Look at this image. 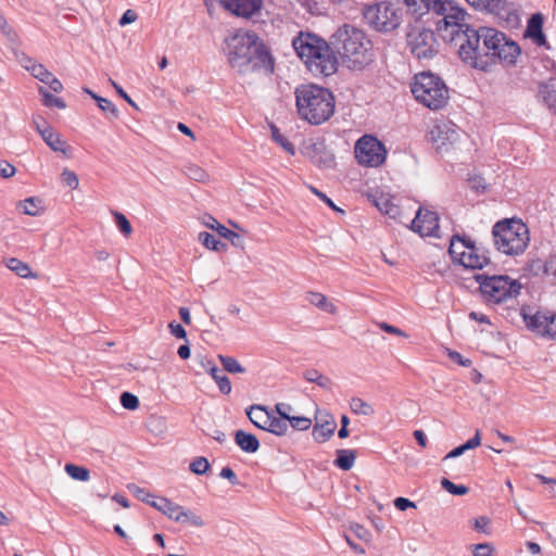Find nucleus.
I'll return each mask as SVG.
<instances>
[{
	"instance_id": "680f3d73",
	"label": "nucleus",
	"mask_w": 556,
	"mask_h": 556,
	"mask_svg": "<svg viewBox=\"0 0 556 556\" xmlns=\"http://www.w3.org/2000/svg\"><path fill=\"white\" fill-rule=\"evenodd\" d=\"M170 333L178 338V339H186L187 338V331L186 329L178 323L172 321L168 325Z\"/></svg>"
},
{
	"instance_id": "0e129e2a",
	"label": "nucleus",
	"mask_w": 556,
	"mask_h": 556,
	"mask_svg": "<svg viewBox=\"0 0 556 556\" xmlns=\"http://www.w3.org/2000/svg\"><path fill=\"white\" fill-rule=\"evenodd\" d=\"M311 190L314 194H316L323 202H325L329 207H331L332 210L334 211H338V212H341L343 213V211L341 208H339L334 203L333 201L327 197V194H325L324 192L319 191L317 188L315 187H311Z\"/></svg>"
},
{
	"instance_id": "09e8293b",
	"label": "nucleus",
	"mask_w": 556,
	"mask_h": 556,
	"mask_svg": "<svg viewBox=\"0 0 556 556\" xmlns=\"http://www.w3.org/2000/svg\"><path fill=\"white\" fill-rule=\"evenodd\" d=\"M96 102L101 111L110 114L113 118L118 117V110L112 101L100 96V98H96Z\"/></svg>"
},
{
	"instance_id": "49530a36",
	"label": "nucleus",
	"mask_w": 556,
	"mask_h": 556,
	"mask_svg": "<svg viewBox=\"0 0 556 556\" xmlns=\"http://www.w3.org/2000/svg\"><path fill=\"white\" fill-rule=\"evenodd\" d=\"M441 485L442 488L447 491L448 493L453 494V495H465L469 492V489L464 485V484H455L454 482H452L451 480H448L447 478H443L441 480Z\"/></svg>"
},
{
	"instance_id": "7ed1b4c3",
	"label": "nucleus",
	"mask_w": 556,
	"mask_h": 556,
	"mask_svg": "<svg viewBox=\"0 0 556 556\" xmlns=\"http://www.w3.org/2000/svg\"><path fill=\"white\" fill-rule=\"evenodd\" d=\"M330 40L348 68L361 71L374 62L372 42L363 29L345 23L336 29Z\"/></svg>"
},
{
	"instance_id": "2eb2a0df",
	"label": "nucleus",
	"mask_w": 556,
	"mask_h": 556,
	"mask_svg": "<svg viewBox=\"0 0 556 556\" xmlns=\"http://www.w3.org/2000/svg\"><path fill=\"white\" fill-rule=\"evenodd\" d=\"M410 229L421 237L440 238L439 215L438 213L419 207L415 218L412 222Z\"/></svg>"
},
{
	"instance_id": "052dcab7",
	"label": "nucleus",
	"mask_w": 556,
	"mask_h": 556,
	"mask_svg": "<svg viewBox=\"0 0 556 556\" xmlns=\"http://www.w3.org/2000/svg\"><path fill=\"white\" fill-rule=\"evenodd\" d=\"M490 523V519L485 516H480L473 519V528L478 532H482L489 534L488 526Z\"/></svg>"
},
{
	"instance_id": "4468645a",
	"label": "nucleus",
	"mask_w": 556,
	"mask_h": 556,
	"mask_svg": "<svg viewBox=\"0 0 556 556\" xmlns=\"http://www.w3.org/2000/svg\"><path fill=\"white\" fill-rule=\"evenodd\" d=\"M135 494L138 500L154 507L172 520H179L180 515H182V506L169 501L166 497H156L144 489L138 486L136 488Z\"/></svg>"
},
{
	"instance_id": "423d86ee",
	"label": "nucleus",
	"mask_w": 556,
	"mask_h": 556,
	"mask_svg": "<svg viewBox=\"0 0 556 556\" xmlns=\"http://www.w3.org/2000/svg\"><path fill=\"white\" fill-rule=\"evenodd\" d=\"M410 89L415 99L432 111L444 108L450 99L445 81L431 72L416 74Z\"/></svg>"
},
{
	"instance_id": "3c124183",
	"label": "nucleus",
	"mask_w": 556,
	"mask_h": 556,
	"mask_svg": "<svg viewBox=\"0 0 556 556\" xmlns=\"http://www.w3.org/2000/svg\"><path fill=\"white\" fill-rule=\"evenodd\" d=\"M114 219L117 228L124 236H129L132 232V227L129 223V220L126 218V216L123 213L115 212L114 213Z\"/></svg>"
},
{
	"instance_id": "79ce46f5",
	"label": "nucleus",
	"mask_w": 556,
	"mask_h": 556,
	"mask_svg": "<svg viewBox=\"0 0 556 556\" xmlns=\"http://www.w3.org/2000/svg\"><path fill=\"white\" fill-rule=\"evenodd\" d=\"M350 408L356 415L370 416L375 413L372 406L361 397H353L350 402Z\"/></svg>"
},
{
	"instance_id": "c85d7f7f",
	"label": "nucleus",
	"mask_w": 556,
	"mask_h": 556,
	"mask_svg": "<svg viewBox=\"0 0 556 556\" xmlns=\"http://www.w3.org/2000/svg\"><path fill=\"white\" fill-rule=\"evenodd\" d=\"M208 222L205 223V225L211 228V229H214L217 231V233L229 240L231 242L232 245L235 247H241L242 242H243V239L241 238V236L237 232H235L233 230H230L229 228H227L226 226L222 225L217 219H215L213 216H208Z\"/></svg>"
},
{
	"instance_id": "72a5a7b5",
	"label": "nucleus",
	"mask_w": 556,
	"mask_h": 556,
	"mask_svg": "<svg viewBox=\"0 0 556 556\" xmlns=\"http://www.w3.org/2000/svg\"><path fill=\"white\" fill-rule=\"evenodd\" d=\"M337 457L333 462L334 466L348 471L355 463L356 452L354 450H337Z\"/></svg>"
},
{
	"instance_id": "4be33fe9",
	"label": "nucleus",
	"mask_w": 556,
	"mask_h": 556,
	"mask_svg": "<svg viewBox=\"0 0 556 556\" xmlns=\"http://www.w3.org/2000/svg\"><path fill=\"white\" fill-rule=\"evenodd\" d=\"M306 155L318 167L331 168L334 165V155L324 142H316L306 147Z\"/></svg>"
},
{
	"instance_id": "aec40b11",
	"label": "nucleus",
	"mask_w": 556,
	"mask_h": 556,
	"mask_svg": "<svg viewBox=\"0 0 556 556\" xmlns=\"http://www.w3.org/2000/svg\"><path fill=\"white\" fill-rule=\"evenodd\" d=\"M282 408L292 409V406L287 403H278L275 406L276 413L278 416H275L270 413V416L267 421V426L265 431L273 433L278 437L286 435L289 429V414L287 412H281Z\"/></svg>"
},
{
	"instance_id": "13d9d810",
	"label": "nucleus",
	"mask_w": 556,
	"mask_h": 556,
	"mask_svg": "<svg viewBox=\"0 0 556 556\" xmlns=\"http://www.w3.org/2000/svg\"><path fill=\"white\" fill-rule=\"evenodd\" d=\"M448 357L454 363L463 366V367H470L472 365L471 359L465 358L459 352L448 350Z\"/></svg>"
},
{
	"instance_id": "c756f323",
	"label": "nucleus",
	"mask_w": 556,
	"mask_h": 556,
	"mask_svg": "<svg viewBox=\"0 0 556 556\" xmlns=\"http://www.w3.org/2000/svg\"><path fill=\"white\" fill-rule=\"evenodd\" d=\"M305 300L326 313L332 315L337 313V306L332 302L328 301L327 296L323 293L308 291L305 295Z\"/></svg>"
},
{
	"instance_id": "864d4df0",
	"label": "nucleus",
	"mask_w": 556,
	"mask_h": 556,
	"mask_svg": "<svg viewBox=\"0 0 556 556\" xmlns=\"http://www.w3.org/2000/svg\"><path fill=\"white\" fill-rule=\"evenodd\" d=\"M473 556H493L494 547L491 543H478L470 545Z\"/></svg>"
},
{
	"instance_id": "58836bf2",
	"label": "nucleus",
	"mask_w": 556,
	"mask_h": 556,
	"mask_svg": "<svg viewBox=\"0 0 556 556\" xmlns=\"http://www.w3.org/2000/svg\"><path fill=\"white\" fill-rule=\"evenodd\" d=\"M29 64H25V68L30 72V74L42 83H47L50 79L52 73H50L42 64L34 62L31 59H27Z\"/></svg>"
},
{
	"instance_id": "de8ad7c7",
	"label": "nucleus",
	"mask_w": 556,
	"mask_h": 556,
	"mask_svg": "<svg viewBox=\"0 0 556 556\" xmlns=\"http://www.w3.org/2000/svg\"><path fill=\"white\" fill-rule=\"evenodd\" d=\"M288 424L289 427H292L294 430L305 431L311 428L312 420L304 416H291L289 414Z\"/></svg>"
},
{
	"instance_id": "cd10ccee",
	"label": "nucleus",
	"mask_w": 556,
	"mask_h": 556,
	"mask_svg": "<svg viewBox=\"0 0 556 556\" xmlns=\"http://www.w3.org/2000/svg\"><path fill=\"white\" fill-rule=\"evenodd\" d=\"M270 413L265 406L253 404L245 409L250 421L258 429L265 431Z\"/></svg>"
},
{
	"instance_id": "e433bc0d",
	"label": "nucleus",
	"mask_w": 556,
	"mask_h": 556,
	"mask_svg": "<svg viewBox=\"0 0 556 556\" xmlns=\"http://www.w3.org/2000/svg\"><path fill=\"white\" fill-rule=\"evenodd\" d=\"M18 207L25 215L38 216L42 212L41 200L35 197H30L21 201Z\"/></svg>"
},
{
	"instance_id": "6e6552de",
	"label": "nucleus",
	"mask_w": 556,
	"mask_h": 556,
	"mask_svg": "<svg viewBox=\"0 0 556 556\" xmlns=\"http://www.w3.org/2000/svg\"><path fill=\"white\" fill-rule=\"evenodd\" d=\"M363 17L375 30L389 33L401 24V11L388 1H381L364 8Z\"/></svg>"
},
{
	"instance_id": "c9c22d12",
	"label": "nucleus",
	"mask_w": 556,
	"mask_h": 556,
	"mask_svg": "<svg viewBox=\"0 0 556 556\" xmlns=\"http://www.w3.org/2000/svg\"><path fill=\"white\" fill-rule=\"evenodd\" d=\"M303 377L306 381L316 383L318 387H320L325 390H330L332 387V381L330 380V378L321 375L316 369L305 370L303 374Z\"/></svg>"
},
{
	"instance_id": "9d476101",
	"label": "nucleus",
	"mask_w": 556,
	"mask_h": 556,
	"mask_svg": "<svg viewBox=\"0 0 556 556\" xmlns=\"http://www.w3.org/2000/svg\"><path fill=\"white\" fill-rule=\"evenodd\" d=\"M354 152L357 162L367 167L380 166L387 156L384 144L371 135L362 136L356 141Z\"/></svg>"
},
{
	"instance_id": "f704fd0d",
	"label": "nucleus",
	"mask_w": 556,
	"mask_h": 556,
	"mask_svg": "<svg viewBox=\"0 0 556 556\" xmlns=\"http://www.w3.org/2000/svg\"><path fill=\"white\" fill-rule=\"evenodd\" d=\"M199 241L207 249L216 252H222L227 250V243L220 241L214 235L202 231L199 233Z\"/></svg>"
},
{
	"instance_id": "603ef678",
	"label": "nucleus",
	"mask_w": 556,
	"mask_h": 556,
	"mask_svg": "<svg viewBox=\"0 0 556 556\" xmlns=\"http://www.w3.org/2000/svg\"><path fill=\"white\" fill-rule=\"evenodd\" d=\"M176 521L177 522H188L194 527H203L204 526V521L201 518V516L195 515V514L191 513L190 510H186L184 507H182V515H180V519L176 520Z\"/></svg>"
},
{
	"instance_id": "a18cd8bd",
	"label": "nucleus",
	"mask_w": 556,
	"mask_h": 556,
	"mask_svg": "<svg viewBox=\"0 0 556 556\" xmlns=\"http://www.w3.org/2000/svg\"><path fill=\"white\" fill-rule=\"evenodd\" d=\"M39 93L42 96V102L46 106H55L58 109H65L66 103L62 98L54 97L45 88H39Z\"/></svg>"
},
{
	"instance_id": "412c9836",
	"label": "nucleus",
	"mask_w": 556,
	"mask_h": 556,
	"mask_svg": "<svg viewBox=\"0 0 556 556\" xmlns=\"http://www.w3.org/2000/svg\"><path fill=\"white\" fill-rule=\"evenodd\" d=\"M220 4L232 14L251 17L261 10L262 0H219Z\"/></svg>"
},
{
	"instance_id": "393cba45",
	"label": "nucleus",
	"mask_w": 556,
	"mask_h": 556,
	"mask_svg": "<svg viewBox=\"0 0 556 556\" xmlns=\"http://www.w3.org/2000/svg\"><path fill=\"white\" fill-rule=\"evenodd\" d=\"M42 123L43 131H41V138L43 141L54 152L67 154V152L71 150V147L61 138L60 134L54 132L53 128L46 121H42Z\"/></svg>"
},
{
	"instance_id": "a878e982",
	"label": "nucleus",
	"mask_w": 556,
	"mask_h": 556,
	"mask_svg": "<svg viewBox=\"0 0 556 556\" xmlns=\"http://www.w3.org/2000/svg\"><path fill=\"white\" fill-rule=\"evenodd\" d=\"M450 0H416V7H409L413 14L424 15L430 11L443 14Z\"/></svg>"
},
{
	"instance_id": "5fc2aeb1",
	"label": "nucleus",
	"mask_w": 556,
	"mask_h": 556,
	"mask_svg": "<svg viewBox=\"0 0 556 556\" xmlns=\"http://www.w3.org/2000/svg\"><path fill=\"white\" fill-rule=\"evenodd\" d=\"M450 242H454V244L457 245V243L460 244V248L465 251H471L475 249H478L475 241H472L470 238L462 237L459 235H453Z\"/></svg>"
},
{
	"instance_id": "a211bd4d",
	"label": "nucleus",
	"mask_w": 556,
	"mask_h": 556,
	"mask_svg": "<svg viewBox=\"0 0 556 556\" xmlns=\"http://www.w3.org/2000/svg\"><path fill=\"white\" fill-rule=\"evenodd\" d=\"M441 15L442 18L437 22V29L441 38L446 42L458 45V37L465 33L468 25L460 22L447 10Z\"/></svg>"
},
{
	"instance_id": "4d7b16f0",
	"label": "nucleus",
	"mask_w": 556,
	"mask_h": 556,
	"mask_svg": "<svg viewBox=\"0 0 556 556\" xmlns=\"http://www.w3.org/2000/svg\"><path fill=\"white\" fill-rule=\"evenodd\" d=\"M62 179L66 186L72 189H76L78 187L79 180L77 175L68 169H64L62 173Z\"/></svg>"
},
{
	"instance_id": "bf43d9fd",
	"label": "nucleus",
	"mask_w": 556,
	"mask_h": 556,
	"mask_svg": "<svg viewBox=\"0 0 556 556\" xmlns=\"http://www.w3.org/2000/svg\"><path fill=\"white\" fill-rule=\"evenodd\" d=\"M470 188L477 192H484L486 190V182L482 176L476 175L469 179Z\"/></svg>"
},
{
	"instance_id": "37998d69",
	"label": "nucleus",
	"mask_w": 556,
	"mask_h": 556,
	"mask_svg": "<svg viewBox=\"0 0 556 556\" xmlns=\"http://www.w3.org/2000/svg\"><path fill=\"white\" fill-rule=\"evenodd\" d=\"M270 132L273 140L282 147L283 150L292 155L295 153L294 146L283 135L280 134V130L276 125L270 126Z\"/></svg>"
},
{
	"instance_id": "39448f33",
	"label": "nucleus",
	"mask_w": 556,
	"mask_h": 556,
	"mask_svg": "<svg viewBox=\"0 0 556 556\" xmlns=\"http://www.w3.org/2000/svg\"><path fill=\"white\" fill-rule=\"evenodd\" d=\"M493 242L497 251L506 255H519L529 245L528 226L518 218H505L492 228Z\"/></svg>"
},
{
	"instance_id": "f03ea898",
	"label": "nucleus",
	"mask_w": 556,
	"mask_h": 556,
	"mask_svg": "<svg viewBox=\"0 0 556 556\" xmlns=\"http://www.w3.org/2000/svg\"><path fill=\"white\" fill-rule=\"evenodd\" d=\"M504 39V33L493 27L467 26L464 34L458 37L457 54L462 62L472 68L489 72L494 65L492 52L497 42Z\"/></svg>"
},
{
	"instance_id": "1a4fd4ad",
	"label": "nucleus",
	"mask_w": 556,
	"mask_h": 556,
	"mask_svg": "<svg viewBox=\"0 0 556 556\" xmlns=\"http://www.w3.org/2000/svg\"><path fill=\"white\" fill-rule=\"evenodd\" d=\"M406 45L418 60H429L439 53L435 33L429 28L413 26L406 33Z\"/></svg>"
},
{
	"instance_id": "c03bdc74",
	"label": "nucleus",
	"mask_w": 556,
	"mask_h": 556,
	"mask_svg": "<svg viewBox=\"0 0 556 556\" xmlns=\"http://www.w3.org/2000/svg\"><path fill=\"white\" fill-rule=\"evenodd\" d=\"M211 468L210 462L206 457L198 456L189 465V469L194 475H205Z\"/></svg>"
},
{
	"instance_id": "ea45409f",
	"label": "nucleus",
	"mask_w": 556,
	"mask_h": 556,
	"mask_svg": "<svg viewBox=\"0 0 556 556\" xmlns=\"http://www.w3.org/2000/svg\"><path fill=\"white\" fill-rule=\"evenodd\" d=\"M65 472L74 480L87 481L90 477V472L86 467L78 466L75 464H66Z\"/></svg>"
},
{
	"instance_id": "8fccbe9b",
	"label": "nucleus",
	"mask_w": 556,
	"mask_h": 556,
	"mask_svg": "<svg viewBox=\"0 0 556 556\" xmlns=\"http://www.w3.org/2000/svg\"><path fill=\"white\" fill-rule=\"evenodd\" d=\"M119 401L122 406L126 409L135 410L139 407V399L130 392H123L119 396Z\"/></svg>"
},
{
	"instance_id": "4c0bfd02",
	"label": "nucleus",
	"mask_w": 556,
	"mask_h": 556,
	"mask_svg": "<svg viewBox=\"0 0 556 556\" xmlns=\"http://www.w3.org/2000/svg\"><path fill=\"white\" fill-rule=\"evenodd\" d=\"M5 264L10 270L14 271L21 278L34 277V274L31 273L28 264L18 258L10 257Z\"/></svg>"
},
{
	"instance_id": "7c9ffc66",
	"label": "nucleus",
	"mask_w": 556,
	"mask_h": 556,
	"mask_svg": "<svg viewBox=\"0 0 556 556\" xmlns=\"http://www.w3.org/2000/svg\"><path fill=\"white\" fill-rule=\"evenodd\" d=\"M336 428H337V424L333 419L326 420L321 424L317 422L313 429V437H314L315 441H317L319 443H324L332 437Z\"/></svg>"
},
{
	"instance_id": "ddd939ff",
	"label": "nucleus",
	"mask_w": 556,
	"mask_h": 556,
	"mask_svg": "<svg viewBox=\"0 0 556 556\" xmlns=\"http://www.w3.org/2000/svg\"><path fill=\"white\" fill-rule=\"evenodd\" d=\"M448 254L454 264H458L466 269H482L491 263L488 255L479 252V248L471 251H457V245L454 242H450Z\"/></svg>"
},
{
	"instance_id": "774afa93",
	"label": "nucleus",
	"mask_w": 556,
	"mask_h": 556,
	"mask_svg": "<svg viewBox=\"0 0 556 556\" xmlns=\"http://www.w3.org/2000/svg\"><path fill=\"white\" fill-rule=\"evenodd\" d=\"M137 17H138L137 13L134 10L129 9L124 12V14L119 18L118 23L121 26H125V25L134 23L137 20Z\"/></svg>"
},
{
	"instance_id": "e2e57ef3",
	"label": "nucleus",
	"mask_w": 556,
	"mask_h": 556,
	"mask_svg": "<svg viewBox=\"0 0 556 556\" xmlns=\"http://www.w3.org/2000/svg\"><path fill=\"white\" fill-rule=\"evenodd\" d=\"M219 476L224 479H227L231 485H238L240 483L237 475L230 467L222 468Z\"/></svg>"
},
{
	"instance_id": "338daca9",
	"label": "nucleus",
	"mask_w": 556,
	"mask_h": 556,
	"mask_svg": "<svg viewBox=\"0 0 556 556\" xmlns=\"http://www.w3.org/2000/svg\"><path fill=\"white\" fill-rule=\"evenodd\" d=\"M15 174V167L5 161L0 162V176L10 178Z\"/></svg>"
},
{
	"instance_id": "f257e3e1",
	"label": "nucleus",
	"mask_w": 556,
	"mask_h": 556,
	"mask_svg": "<svg viewBox=\"0 0 556 556\" xmlns=\"http://www.w3.org/2000/svg\"><path fill=\"white\" fill-rule=\"evenodd\" d=\"M225 46L228 64L240 74L274 72V58L256 33L238 30L225 39Z\"/></svg>"
},
{
	"instance_id": "6ab92c4d",
	"label": "nucleus",
	"mask_w": 556,
	"mask_h": 556,
	"mask_svg": "<svg viewBox=\"0 0 556 556\" xmlns=\"http://www.w3.org/2000/svg\"><path fill=\"white\" fill-rule=\"evenodd\" d=\"M493 49L492 59H494V65L498 62H505L507 64H515L517 56L521 50L517 42L508 39L504 34V39L500 40Z\"/></svg>"
},
{
	"instance_id": "473e14b6",
	"label": "nucleus",
	"mask_w": 556,
	"mask_h": 556,
	"mask_svg": "<svg viewBox=\"0 0 556 556\" xmlns=\"http://www.w3.org/2000/svg\"><path fill=\"white\" fill-rule=\"evenodd\" d=\"M376 207L384 215L396 218L400 215V207L395 205L391 199L384 194L376 198L374 201Z\"/></svg>"
},
{
	"instance_id": "f8f14e48",
	"label": "nucleus",
	"mask_w": 556,
	"mask_h": 556,
	"mask_svg": "<svg viewBox=\"0 0 556 556\" xmlns=\"http://www.w3.org/2000/svg\"><path fill=\"white\" fill-rule=\"evenodd\" d=\"M521 316L527 328L531 331L545 338H556V313L548 314L536 312L529 314L526 308H522Z\"/></svg>"
},
{
	"instance_id": "dca6fc26",
	"label": "nucleus",
	"mask_w": 556,
	"mask_h": 556,
	"mask_svg": "<svg viewBox=\"0 0 556 556\" xmlns=\"http://www.w3.org/2000/svg\"><path fill=\"white\" fill-rule=\"evenodd\" d=\"M330 46L327 52H321L312 59L307 64V70L315 76H330L338 70V53L334 51L331 40L327 41Z\"/></svg>"
},
{
	"instance_id": "69168bd1",
	"label": "nucleus",
	"mask_w": 556,
	"mask_h": 556,
	"mask_svg": "<svg viewBox=\"0 0 556 556\" xmlns=\"http://www.w3.org/2000/svg\"><path fill=\"white\" fill-rule=\"evenodd\" d=\"M351 530L359 540L367 542L370 538V533L368 532V530L359 523L352 525Z\"/></svg>"
},
{
	"instance_id": "a19ab883",
	"label": "nucleus",
	"mask_w": 556,
	"mask_h": 556,
	"mask_svg": "<svg viewBox=\"0 0 556 556\" xmlns=\"http://www.w3.org/2000/svg\"><path fill=\"white\" fill-rule=\"evenodd\" d=\"M218 359L220 364L229 374H243L245 372V368L239 364V362L232 356L218 355Z\"/></svg>"
},
{
	"instance_id": "20e7f679",
	"label": "nucleus",
	"mask_w": 556,
	"mask_h": 556,
	"mask_svg": "<svg viewBox=\"0 0 556 556\" xmlns=\"http://www.w3.org/2000/svg\"><path fill=\"white\" fill-rule=\"evenodd\" d=\"M294 96L300 118L311 125H321L334 113V96L325 87L301 84L295 88Z\"/></svg>"
},
{
	"instance_id": "2f4dec72",
	"label": "nucleus",
	"mask_w": 556,
	"mask_h": 556,
	"mask_svg": "<svg viewBox=\"0 0 556 556\" xmlns=\"http://www.w3.org/2000/svg\"><path fill=\"white\" fill-rule=\"evenodd\" d=\"M207 365V371L217 383L219 391L223 394H229L231 392V382L229 378L226 375H223L222 370L212 362H208Z\"/></svg>"
},
{
	"instance_id": "5701e85b",
	"label": "nucleus",
	"mask_w": 556,
	"mask_h": 556,
	"mask_svg": "<svg viewBox=\"0 0 556 556\" xmlns=\"http://www.w3.org/2000/svg\"><path fill=\"white\" fill-rule=\"evenodd\" d=\"M538 98L551 113L556 115V76L539 85Z\"/></svg>"
},
{
	"instance_id": "f3484780",
	"label": "nucleus",
	"mask_w": 556,
	"mask_h": 556,
	"mask_svg": "<svg viewBox=\"0 0 556 556\" xmlns=\"http://www.w3.org/2000/svg\"><path fill=\"white\" fill-rule=\"evenodd\" d=\"M479 11L492 14L507 24H517L519 21L518 10L509 0H483Z\"/></svg>"
},
{
	"instance_id": "bb28decb",
	"label": "nucleus",
	"mask_w": 556,
	"mask_h": 556,
	"mask_svg": "<svg viewBox=\"0 0 556 556\" xmlns=\"http://www.w3.org/2000/svg\"><path fill=\"white\" fill-rule=\"evenodd\" d=\"M236 444L244 453L253 454L260 448V441L256 435L245 432L244 430H237L233 435Z\"/></svg>"
},
{
	"instance_id": "6e6d98bb",
	"label": "nucleus",
	"mask_w": 556,
	"mask_h": 556,
	"mask_svg": "<svg viewBox=\"0 0 556 556\" xmlns=\"http://www.w3.org/2000/svg\"><path fill=\"white\" fill-rule=\"evenodd\" d=\"M186 173L189 178L195 181H204L207 177V174L197 165L188 166Z\"/></svg>"
},
{
	"instance_id": "b1692460",
	"label": "nucleus",
	"mask_w": 556,
	"mask_h": 556,
	"mask_svg": "<svg viewBox=\"0 0 556 556\" xmlns=\"http://www.w3.org/2000/svg\"><path fill=\"white\" fill-rule=\"evenodd\" d=\"M544 16L538 12L530 16L526 28V37L531 38L538 46H544L546 38L543 33Z\"/></svg>"
},
{
	"instance_id": "9b49d317",
	"label": "nucleus",
	"mask_w": 556,
	"mask_h": 556,
	"mask_svg": "<svg viewBox=\"0 0 556 556\" xmlns=\"http://www.w3.org/2000/svg\"><path fill=\"white\" fill-rule=\"evenodd\" d=\"M292 47L298 56L307 66L314 56L319 55L321 52H327V48L330 46L324 38L315 34L300 31L299 35L293 38Z\"/></svg>"
},
{
	"instance_id": "0eeeda50",
	"label": "nucleus",
	"mask_w": 556,
	"mask_h": 556,
	"mask_svg": "<svg viewBox=\"0 0 556 556\" xmlns=\"http://www.w3.org/2000/svg\"><path fill=\"white\" fill-rule=\"evenodd\" d=\"M473 278L479 283L483 300L488 303L501 304L516 299L522 288L517 279L507 275L476 274Z\"/></svg>"
}]
</instances>
